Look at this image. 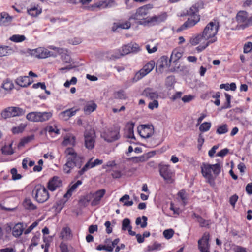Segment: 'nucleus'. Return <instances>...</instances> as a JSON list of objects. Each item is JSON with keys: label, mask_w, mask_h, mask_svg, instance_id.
<instances>
[{"label": "nucleus", "mask_w": 252, "mask_h": 252, "mask_svg": "<svg viewBox=\"0 0 252 252\" xmlns=\"http://www.w3.org/2000/svg\"><path fill=\"white\" fill-rule=\"evenodd\" d=\"M215 42V39L213 40H209L204 45H199V46L196 47V50L198 52H201L204 50L208 46H209L210 44H212Z\"/></svg>", "instance_id": "nucleus-59"}, {"label": "nucleus", "mask_w": 252, "mask_h": 252, "mask_svg": "<svg viewBox=\"0 0 252 252\" xmlns=\"http://www.w3.org/2000/svg\"><path fill=\"white\" fill-rule=\"evenodd\" d=\"M92 158L90 159L83 166V167L80 170L78 171V173L79 175H83L86 171H87L89 169L92 168L93 167H92V163L91 160Z\"/></svg>", "instance_id": "nucleus-44"}, {"label": "nucleus", "mask_w": 252, "mask_h": 252, "mask_svg": "<svg viewBox=\"0 0 252 252\" xmlns=\"http://www.w3.org/2000/svg\"><path fill=\"white\" fill-rule=\"evenodd\" d=\"M174 234V231L172 229L165 230L163 231V235L166 239H171Z\"/></svg>", "instance_id": "nucleus-52"}, {"label": "nucleus", "mask_w": 252, "mask_h": 252, "mask_svg": "<svg viewBox=\"0 0 252 252\" xmlns=\"http://www.w3.org/2000/svg\"><path fill=\"white\" fill-rule=\"evenodd\" d=\"M128 160L135 163H138L139 162H145V160L142 156L140 157H133L128 158Z\"/></svg>", "instance_id": "nucleus-54"}, {"label": "nucleus", "mask_w": 252, "mask_h": 252, "mask_svg": "<svg viewBox=\"0 0 252 252\" xmlns=\"http://www.w3.org/2000/svg\"><path fill=\"white\" fill-rule=\"evenodd\" d=\"M211 126L210 122H204L200 125L199 130L203 132L207 131L210 129Z\"/></svg>", "instance_id": "nucleus-50"}, {"label": "nucleus", "mask_w": 252, "mask_h": 252, "mask_svg": "<svg viewBox=\"0 0 252 252\" xmlns=\"http://www.w3.org/2000/svg\"><path fill=\"white\" fill-rule=\"evenodd\" d=\"M137 131L142 137L148 138L154 134V128L151 125H141L137 127Z\"/></svg>", "instance_id": "nucleus-12"}, {"label": "nucleus", "mask_w": 252, "mask_h": 252, "mask_svg": "<svg viewBox=\"0 0 252 252\" xmlns=\"http://www.w3.org/2000/svg\"><path fill=\"white\" fill-rule=\"evenodd\" d=\"M77 110H74L73 108L67 109L64 111L61 112L59 114V117L61 119L67 121L71 117L75 115Z\"/></svg>", "instance_id": "nucleus-19"}, {"label": "nucleus", "mask_w": 252, "mask_h": 252, "mask_svg": "<svg viewBox=\"0 0 252 252\" xmlns=\"http://www.w3.org/2000/svg\"><path fill=\"white\" fill-rule=\"evenodd\" d=\"M130 23L129 21H126L123 23H114L112 27V30L116 31L119 28L128 29L130 27Z\"/></svg>", "instance_id": "nucleus-29"}, {"label": "nucleus", "mask_w": 252, "mask_h": 252, "mask_svg": "<svg viewBox=\"0 0 252 252\" xmlns=\"http://www.w3.org/2000/svg\"><path fill=\"white\" fill-rule=\"evenodd\" d=\"M156 154V151H152L142 155L145 161L148 160L150 158L154 157Z\"/></svg>", "instance_id": "nucleus-60"}, {"label": "nucleus", "mask_w": 252, "mask_h": 252, "mask_svg": "<svg viewBox=\"0 0 252 252\" xmlns=\"http://www.w3.org/2000/svg\"><path fill=\"white\" fill-rule=\"evenodd\" d=\"M13 116H21L25 114V111L23 109L17 107H10Z\"/></svg>", "instance_id": "nucleus-40"}, {"label": "nucleus", "mask_w": 252, "mask_h": 252, "mask_svg": "<svg viewBox=\"0 0 252 252\" xmlns=\"http://www.w3.org/2000/svg\"><path fill=\"white\" fill-rule=\"evenodd\" d=\"M14 52L13 49L8 46H0V57L11 54Z\"/></svg>", "instance_id": "nucleus-27"}, {"label": "nucleus", "mask_w": 252, "mask_h": 252, "mask_svg": "<svg viewBox=\"0 0 252 252\" xmlns=\"http://www.w3.org/2000/svg\"><path fill=\"white\" fill-rule=\"evenodd\" d=\"M52 116L50 112H38V122H44L49 120Z\"/></svg>", "instance_id": "nucleus-25"}, {"label": "nucleus", "mask_w": 252, "mask_h": 252, "mask_svg": "<svg viewBox=\"0 0 252 252\" xmlns=\"http://www.w3.org/2000/svg\"><path fill=\"white\" fill-rule=\"evenodd\" d=\"M97 105L94 102H91L87 103L84 108V111L86 113L90 114L94 111L96 108Z\"/></svg>", "instance_id": "nucleus-35"}, {"label": "nucleus", "mask_w": 252, "mask_h": 252, "mask_svg": "<svg viewBox=\"0 0 252 252\" xmlns=\"http://www.w3.org/2000/svg\"><path fill=\"white\" fill-rule=\"evenodd\" d=\"M82 183L81 180H78L75 183L71 186L66 193L64 195V198L67 199L69 198L72 195V193L76 190L78 187L82 184Z\"/></svg>", "instance_id": "nucleus-23"}, {"label": "nucleus", "mask_w": 252, "mask_h": 252, "mask_svg": "<svg viewBox=\"0 0 252 252\" xmlns=\"http://www.w3.org/2000/svg\"><path fill=\"white\" fill-rule=\"evenodd\" d=\"M197 219V221L199 223L201 227H207L210 224V221L209 220H206L199 215H195Z\"/></svg>", "instance_id": "nucleus-41"}, {"label": "nucleus", "mask_w": 252, "mask_h": 252, "mask_svg": "<svg viewBox=\"0 0 252 252\" xmlns=\"http://www.w3.org/2000/svg\"><path fill=\"white\" fill-rule=\"evenodd\" d=\"M70 234V229L68 227L63 228L61 232V237L62 239H67Z\"/></svg>", "instance_id": "nucleus-47"}, {"label": "nucleus", "mask_w": 252, "mask_h": 252, "mask_svg": "<svg viewBox=\"0 0 252 252\" xmlns=\"http://www.w3.org/2000/svg\"><path fill=\"white\" fill-rule=\"evenodd\" d=\"M143 94L151 99H157L158 97V93L151 88H146L143 92Z\"/></svg>", "instance_id": "nucleus-20"}, {"label": "nucleus", "mask_w": 252, "mask_h": 252, "mask_svg": "<svg viewBox=\"0 0 252 252\" xmlns=\"http://www.w3.org/2000/svg\"><path fill=\"white\" fill-rule=\"evenodd\" d=\"M46 130L49 133H55V134H59L60 130L56 127H53L52 126H48L46 128Z\"/></svg>", "instance_id": "nucleus-61"}, {"label": "nucleus", "mask_w": 252, "mask_h": 252, "mask_svg": "<svg viewBox=\"0 0 252 252\" xmlns=\"http://www.w3.org/2000/svg\"><path fill=\"white\" fill-rule=\"evenodd\" d=\"M11 20V17L6 12L0 14V26L7 25Z\"/></svg>", "instance_id": "nucleus-26"}, {"label": "nucleus", "mask_w": 252, "mask_h": 252, "mask_svg": "<svg viewBox=\"0 0 252 252\" xmlns=\"http://www.w3.org/2000/svg\"><path fill=\"white\" fill-rule=\"evenodd\" d=\"M101 137L103 138L104 140L108 142H112L119 139L120 138L119 131L117 129H113V128H110L107 131L102 133L101 134Z\"/></svg>", "instance_id": "nucleus-11"}, {"label": "nucleus", "mask_w": 252, "mask_h": 252, "mask_svg": "<svg viewBox=\"0 0 252 252\" xmlns=\"http://www.w3.org/2000/svg\"><path fill=\"white\" fill-rule=\"evenodd\" d=\"M23 231V227L22 223H18L16 224L13 228L12 234L15 237L20 236Z\"/></svg>", "instance_id": "nucleus-28"}, {"label": "nucleus", "mask_w": 252, "mask_h": 252, "mask_svg": "<svg viewBox=\"0 0 252 252\" xmlns=\"http://www.w3.org/2000/svg\"><path fill=\"white\" fill-rule=\"evenodd\" d=\"M23 205L27 209L34 210L36 208V206L30 199H26L23 202Z\"/></svg>", "instance_id": "nucleus-46"}, {"label": "nucleus", "mask_w": 252, "mask_h": 252, "mask_svg": "<svg viewBox=\"0 0 252 252\" xmlns=\"http://www.w3.org/2000/svg\"><path fill=\"white\" fill-rule=\"evenodd\" d=\"M140 50V47L136 43H130L122 47V50L119 51V53H115L111 56V59L115 60L121 57L127 55L130 53H137Z\"/></svg>", "instance_id": "nucleus-6"}, {"label": "nucleus", "mask_w": 252, "mask_h": 252, "mask_svg": "<svg viewBox=\"0 0 252 252\" xmlns=\"http://www.w3.org/2000/svg\"><path fill=\"white\" fill-rule=\"evenodd\" d=\"M130 220L128 218H125L122 221V230L124 231L127 230V228L130 225Z\"/></svg>", "instance_id": "nucleus-57"}, {"label": "nucleus", "mask_w": 252, "mask_h": 252, "mask_svg": "<svg viewBox=\"0 0 252 252\" xmlns=\"http://www.w3.org/2000/svg\"><path fill=\"white\" fill-rule=\"evenodd\" d=\"M75 137L72 134H68L64 137V140L62 142V145L63 146L72 145L74 146L75 145Z\"/></svg>", "instance_id": "nucleus-22"}, {"label": "nucleus", "mask_w": 252, "mask_h": 252, "mask_svg": "<svg viewBox=\"0 0 252 252\" xmlns=\"http://www.w3.org/2000/svg\"><path fill=\"white\" fill-rule=\"evenodd\" d=\"M12 143L9 145H5L1 149V152L3 154L11 155L14 153V151L12 148Z\"/></svg>", "instance_id": "nucleus-38"}, {"label": "nucleus", "mask_w": 252, "mask_h": 252, "mask_svg": "<svg viewBox=\"0 0 252 252\" xmlns=\"http://www.w3.org/2000/svg\"><path fill=\"white\" fill-rule=\"evenodd\" d=\"M92 193H90L83 196L79 200V203L82 205L86 206L92 200Z\"/></svg>", "instance_id": "nucleus-33"}, {"label": "nucleus", "mask_w": 252, "mask_h": 252, "mask_svg": "<svg viewBox=\"0 0 252 252\" xmlns=\"http://www.w3.org/2000/svg\"><path fill=\"white\" fill-rule=\"evenodd\" d=\"M155 65V62L153 61H150L148 63H147L146 65L144 66L142 69H141L142 71L145 73L146 75L147 74L150 73L154 68Z\"/></svg>", "instance_id": "nucleus-31"}, {"label": "nucleus", "mask_w": 252, "mask_h": 252, "mask_svg": "<svg viewBox=\"0 0 252 252\" xmlns=\"http://www.w3.org/2000/svg\"><path fill=\"white\" fill-rule=\"evenodd\" d=\"M114 97L116 99H125L126 98V94L123 90H120L114 93Z\"/></svg>", "instance_id": "nucleus-48"}, {"label": "nucleus", "mask_w": 252, "mask_h": 252, "mask_svg": "<svg viewBox=\"0 0 252 252\" xmlns=\"http://www.w3.org/2000/svg\"><path fill=\"white\" fill-rule=\"evenodd\" d=\"M26 39V37L23 35L14 34L9 38V40L12 42L18 43L21 42Z\"/></svg>", "instance_id": "nucleus-39"}, {"label": "nucleus", "mask_w": 252, "mask_h": 252, "mask_svg": "<svg viewBox=\"0 0 252 252\" xmlns=\"http://www.w3.org/2000/svg\"><path fill=\"white\" fill-rule=\"evenodd\" d=\"M203 38V37L202 36L201 34H198L195 37L191 38L190 42L192 45H196L198 44Z\"/></svg>", "instance_id": "nucleus-51"}, {"label": "nucleus", "mask_w": 252, "mask_h": 252, "mask_svg": "<svg viewBox=\"0 0 252 252\" xmlns=\"http://www.w3.org/2000/svg\"><path fill=\"white\" fill-rule=\"evenodd\" d=\"M62 185V181L57 176H54L51 179L48 183V188L51 191H55L57 188H60Z\"/></svg>", "instance_id": "nucleus-17"}, {"label": "nucleus", "mask_w": 252, "mask_h": 252, "mask_svg": "<svg viewBox=\"0 0 252 252\" xmlns=\"http://www.w3.org/2000/svg\"><path fill=\"white\" fill-rule=\"evenodd\" d=\"M160 175L167 183H172L174 181V172L170 169V166L160 163L158 165Z\"/></svg>", "instance_id": "nucleus-8"}, {"label": "nucleus", "mask_w": 252, "mask_h": 252, "mask_svg": "<svg viewBox=\"0 0 252 252\" xmlns=\"http://www.w3.org/2000/svg\"><path fill=\"white\" fill-rule=\"evenodd\" d=\"M198 11V7L195 4L191 6L189 10H187L185 12H183V13L181 14L180 16H189V17L187 21L178 30L181 31L195 25L200 19V15L197 14Z\"/></svg>", "instance_id": "nucleus-3"}, {"label": "nucleus", "mask_w": 252, "mask_h": 252, "mask_svg": "<svg viewBox=\"0 0 252 252\" xmlns=\"http://www.w3.org/2000/svg\"><path fill=\"white\" fill-rule=\"evenodd\" d=\"M162 247L163 244L155 242L152 245L148 246L147 249L148 252H152L155 251H159Z\"/></svg>", "instance_id": "nucleus-36"}, {"label": "nucleus", "mask_w": 252, "mask_h": 252, "mask_svg": "<svg viewBox=\"0 0 252 252\" xmlns=\"http://www.w3.org/2000/svg\"><path fill=\"white\" fill-rule=\"evenodd\" d=\"M147 217L145 216H143L141 218L138 217L136 218L135 223L137 225H140V227L142 228H145L147 225Z\"/></svg>", "instance_id": "nucleus-30"}, {"label": "nucleus", "mask_w": 252, "mask_h": 252, "mask_svg": "<svg viewBox=\"0 0 252 252\" xmlns=\"http://www.w3.org/2000/svg\"><path fill=\"white\" fill-rule=\"evenodd\" d=\"M116 5V2L113 0H105L104 1H100L98 3H97V7L102 8L114 7Z\"/></svg>", "instance_id": "nucleus-24"}, {"label": "nucleus", "mask_w": 252, "mask_h": 252, "mask_svg": "<svg viewBox=\"0 0 252 252\" xmlns=\"http://www.w3.org/2000/svg\"><path fill=\"white\" fill-rule=\"evenodd\" d=\"M220 27L219 22L217 20L210 22L205 27L202 32V36L203 39L206 40H213L215 39L217 41V34Z\"/></svg>", "instance_id": "nucleus-4"}, {"label": "nucleus", "mask_w": 252, "mask_h": 252, "mask_svg": "<svg viewBox=\"0 0 252 252\" xmlns=\"http://www.w3.org/2000/svg\"><path fill=\"white\" fill-rule=\"evenodd\" d=\"M38 112H31L26 115V119L31 122H38Z\"/></svg>", "instance_id": "nucleus-34"}, {"label": "nucleus", "mask_w": 252, "mask_h": 252, "mask_svg": "<svg viewBox=\"0 0 252 252\" xmlns=\"http://www.w3.org/2000/svg\"><path fill=\"white\" fill-rule=\"evenodd\" d=\"M252 49V43L248 42L246 43L243 48V52L245 53H248L251 51Z\"/></svg>", "instance_id": "nucleus-62"}, {"label": "nucleus", "mask_w": 252, "mask_h": 252, "mask_svg": "<svg viewBox=\"0 0 252 252\" xmlns=\"http://www.w3.org/2000/svg\"><path fill=\"white\" fill-rule=\"evenodd\" d=\"M14 88L12 81L9 79L4 80L0 88V97H4Z\"/></svg>", "instance_id": "nucleus-15"}, {"label": "nucleus", "mask_w": 252, "mask_h": 252, "mask_svg": "<svg viewBox=\"0 0 252 252\" xmlns=\"http://www.w3.org/2000/svg\"><path fill=\"white\" fill-rule=\"evenodd\" d=\"M228 131V125L225 124L218 126L216 130V133L218 134H223L227 133Z\"/></svg>", "instance_id": "nucleus-42"}, {"label": "nucleus", "mask_w": 252, "mask_h": 252, "mask_svg": "<svg viewBox=\"0 0 252 252\" xmlns=\"http://www.w3.org/2000/svg\"><path fill=\"white\" fill-rule=\"evenodd\" d=\"M32 81L31 80L28 76H20L17 78L16 83L22 87H26L31 85Z\"/></svg>", "instance_id": "nucleus-21"}, {"label": "nucleus", "mask_w": 252, "mask_h": 252, "mask_svg": "<svg viewBox=\"0 0 252 252\" xmlns=\"http://www.w3.org/2000/svg\"><path fill=\"white\" fill-rule=\"evenodd\" d=\"M137 14L141 15L142 17L147 15L148 13V9L146 6L139 7L136 11Z\"/></svg>", "instance_id": "nucleus-49"}, {"label": "nucleus", "mask_w": 252, "mask_h": 252, "mask_svg": "<svg viewBox=\"0 0 252 252\" xmlns=\"http://www.w3.org/2000/svg\"><path fill=\"white\" fill-rule=\"evenodd\" d=\"M236 20L242 29L249 27V17L247 12L245 11L238 12L236 16Z\"/></svg>", "instance_id": "nucleus-13"}, {"label": "nucleus", "mask_w": 252, "mask_h": 252, "mask_svg": "<svg viewBox=\"0 0 252 252\" xmlns=\"http://www.w3.org/2000/svg\"><path fill=\"white\" fill-rule=\"evenodd\" d=\"M60 248L61 252H69L67 245L63 242H62L60 245Z\"/></svg>", "instance_id": "nucleus-64"}, {"label": "nucleus", "mask_w": 252, "mask_h": 252, "mask_svg": "<svg viewBox=\"0 0 252 252\" xmlns=\"http://www.w3.org/2000/svg\"><path fill=\"white\" fill-rule=\"evenodd\" d=\"M32 195H34V198L39 203H43L46 201L49 195L47 189L41 185L36 186L32 190Z\"/></svg>", "instance_id": "nucleus-7"}, {"label": "nucleus", "mask_w": 252, "mask_h": 252, "mask_svg": "<svg viewBox=\"0 0 252 252\" xmlns=\"http://www.w3.org/2000/svg\"><path fill=\"white\" fill-rule=\"evenodd\" d=\"M38 225V222L35 221L33 222L24 232L25 234L30 233Z\"/></svg>", "instance_id": "nucleus-63"}, {"label": "nucleus", "mask_w": 252, "mask_h": 252, "mask_svg": "<svg viewBox=\"0 0 252 252\" xmlns=\"http://www.w3.org/2000/svg\"><path fill=\"white\" fill-rule=\"evenodd\" d=\"M145 75V73L141 69L135 74L134 77L133 78V81L136 82L144 77Z\"/></svg>", "instance_id": "nucleus-56"}, {"label": "nucleus", "mask_w": 252, "mask_h": 252, "mask_svg": "<svg viewBox=\"0 0 252 252\" xmlns=\"http://www.w3.org/2000/svg\"><path fill=\"white\" fill-rule=\"evenodd\" d=\"M26 126V125L22 124L17 127L13 128L12 132L14 134L21 133L23 132Z\"/></svg>", "instance_id": "nucleus-55"}, {"label": "nucleus", "mask_w": 252, "mask_h": 252, "mask_svg": "<svg viewBox=\"0 0 252 252\" xmlns=\"http://www.w3.org/2000/svg\"><path fill=\"white\" fill-rule=\"evenodd\" d=\"M27 12L29 15L33 17H36L41 13V8L39 7L38 5L37 6L34 5L28 9Z\"/></svg>", "instance_id": "nucleus-32"}, {"label": "nucleus", "mask_w": 252, "mask_h": 252, "mask_svg": "<svg viewBox=\"0 0 252 252\" xmlns=\"http://www.w3.org/2000/svg\"><path fill=\"white\" fill-rule=\"evenodd\" d=\"M67 160L63 165V170L66 174L70 173L71 170L74 167L80 168L84 162L83 156L78 154L72 148H67L65 151Z\"/></svg>", "instance_id": "nucleus-1"}, {"label": "nucleus", "mask_w": 252, "mask_h": 252, "mask_svg": "<svg viewBox=\"0 0 252 252\" xmlns=\"http://www.w3.org/2000/svg\"><path fill=\"white\" fill-rule=\"evenodd\" d=\"M212 97L213 98L215 99V100L213 101V103L216 105V106H219L220 105V93L219 92H216L215 94H213L212 95Z\"/></svg>", "instance_id": "nucleus-58"}, {"label": "nucleus", "mask_w": 252, "mask_h": 252, "mask_svg": "<svg viewBox=\"0 0 252 252\" xmlns=\"http://www.w3.org/2000/svg\"><path fill=\"white\" fill-rule=\"evenodd\" d=\"M105 190L101 189L97 190L94 193H92V200L91 201L92 206H96L98 205L102 198L103 197L105 193Z\"/></svg>", "instance_id": "nucleus-18"}, {"label": "nucleus", "mask_w": 252, "mask_h": 252, "mask_svg": "<svg viewBox=\"0 0 252 252\" xmlns=\"http://www.w3.org/2000/svg\"><path fill=\"white\" fill-rule=\"evenodd\" d=\"M34 138V136L33 135L24 137L21 140L20 142L19 143L18 145V147L20 148V147L24 146L25 144L33 140Z\"/></svg>", "instance_id": "nucleus-37"}, {"label": "nucleus", "mask_w": 252, "mask_h": 252, "mask_svg": "<svg viewBox=\"0 0 252 252\" xmlns=\"http://www.w3.org/2000/svg\"><path fill=\"white\" fill-rule=\"evenodd\" d=\"M10 172L12 175V179L13 180H19L22 178V175L17 173V170L15 168L11 169Z\"/></svg>", "instance_id": "nucleus-53"}, {"label": "nucleus", "mask_w": 252, "mask_h": 252, "mask_svg": "<svg viewBox=\"0 0 252 252\" xmlns=\"http://www.w3.org/2000/svg\"><path fill=\"white\" fill-rule=\"evenodd\" d=\"M85 146L88 149L94 148L95 142V132L93 129L86 130L84 133Z\"/></svg>", "instance_id": "nucleus-9"}, {"label": "nucleus", "mask_w": 252, "mask_h": 252, "mask_svg": "<svg viewBox=\"0 0 252 252\" xmlns=\"http://www.w3.org/2000/svg\"><path fill=\"white\" fill-rule=\"evenodd\" d=\"M171 62H170V61L169 62L168 61V57L167 56H162L157 63V71L162 73L163 72V69L165 67H168L170 66Z\"/></svg>", "instance_id": "nucleus-16"}, {"label": "nucleus", "mask_w": 252, "mask_h": 252, "mask_svg": "<svg viewBox=\"0 0 252 252\" xmlns=\"http://www.w3.org/2000/svg\"><path fill=\"white\" fill-rule=\"evenodd\" d=\"M182 57V53L177 50H174L170 57V62H175L178 60Z\"/></svg>", "instance_id": "nucleus-43"}, {"label": "nucleus", "mask_w": 252, "mask_h": 252, "mask_svg": "<svg viewBox=\"0 0 252 252\" xmlns=\"http://www.w3.org/2000/svg\"><path fill=\"white\" fill-rule=\"evenodd\" d=\"M166 17L165 14H162L158 16H154L152 17H147L146 21H142V20H144V18L137 14V13L136 12L130 17L129 20H134L135 23L140 25H146L149 23L155 25L163 22L165 20Z\"/></svg>", "instance_id": "nucleus-5"}, {"label": "nucleus", "mask_w": 252, "mask_h": 252, "mask_svg": "<svg viewBox=\"0 0 252 252\" xmlns=\"http://www.w3.org/2000/svg\"><path fill=\"white\" fill-rule=\"evenodd\" d=\"M30 54L35 57L43 59L52 56V54L47 49L39 47L31 51Z\"/></svg>", "instance_id": "nucleus-14"}, {"label": "nucleus", "mask_w": 252, "mask_h": 252, "mask_svg": "<svg viewBox=\"0 0 252 252\" xmlns=\"http://www.w3.org/2000/svg\"><path fill=\"white\" fill-rule=\"evenodd\" d=\"M201 169L202 176L207 179V182L213 185L215 178L220 172L221 166L219 163L210 164L203 162L201 165Z\"/></svg>", "instance_id": "nucleus-2"}, {"label": "nucleus", "mask_w": 252, "mask_h": 252, "mask_svg": "<svg viewBox=\"0 0 252 252\" xmlns=\"http://www.w3.org/2000/svg\"><path fill=\"white\" fill-rule=\"evenodd\" d=\"M10 108L11 107H9L3 110L1 113V117L3 119L14 117L11 110H9Z\"/></svg>", "instance_id": "nucleus-45"}, {"label": "nucleus", "mask_w": 252, "mask_h": 252, "mask_svg": "<svg viewBox=\"0 0 252 252\" xmlns=\"http://www.w3.org/2000/svg\"><path fill=\"white\" fill-rule=\"evenodd\" d=\"M210 235L209 232H205L202 237L198 241V248L201 252H210L209 241Z\"/></svg>", "instance_id": "nucleus-10"}]
</instances>
